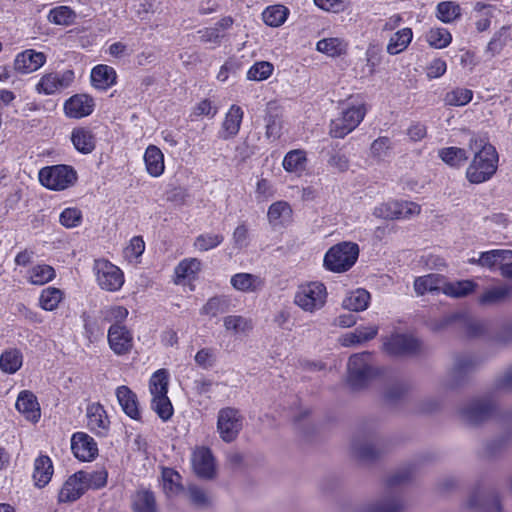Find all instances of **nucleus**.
Listing matches in <instances>:
<instances>
[{
  "mask_svg": "<svg viewBox=\"0 0 512 512\" xmlns=\"http://www.w3.org/2000/svg\"><path fill=\"white\" fill-rule=\"evenodd\" d=\"M340 115L329 124V135L332 138L343 139L353 132L364 120L368 112L366 97L362 93L351 94L344 102Z\"/></svg>",
  "mask_w": 512,
  "mask_h": 512,
  "instance_id": "1",
  "label": "nucleus"
},
{
  "mask_svg": "<svg viewBox=\"0 0 512 512\" xmlns=\"http://www.w3.org/2000/svg\"><path fill=\"white\" fill-rule=\"evenodd\" d=\"M372 353L364 351L350 356L348 361L347 381L353 390H360L378 378H381L386 369L371 365Z\"/></svg>",
  "mask_w": 512,
  "mask_h": 512,
  "instance_id": "2",
  "label": "nucleus"
},
{
  "mask_svg": "<svg viewBox=\"0 0 512 512\" xmlns=\"http://www.w3.org/2000/svg\"><path fill=\"white\" fill-rule=\"evenodd\" d=\"M499 155L489 142L481 145L475 152L466 170V178L472 184H481L490 180L498 168Z\"/></svg>",
  "mask_w": 512,
  "mask_h": 512,
  "instance_id": "3",
  "label": "nucleus"
},
{
  "mask_svg": "<svg viewBox=\"0 0 512 512\" xmlns=\"http://www.w3.org/2000/svg\"><path fill=\"white\" fill-rule=\"evenodd\" d=\"M169 378L168 370L161 368L152 373L148 382L152 396L151 408L164 422L170 420L174 413L172 402L168 397Z\"/></svg>",
  "mask_w": 512,
  "mask_h": 512,
  "instance_id": "4",
  "label": "nucleus"
},
{
  "mask_svg": "<svg viewBox=\"0 0 512 512\" xmlns=\"http://www.w3.org/2000/svg\"><path fill=\"white\" fill-rule=\"evenodd\" d=\"M359 256V247L353 242H340L328 249L324 255L323 265L326 270L342 273L350 270Z\"/></svg>",
  "mask_w": 512,
  "mask_h": 512,
  "instance_id": "5",
  "label": "nucleus"
},
{
  "mask_svg": "<svg viewBox=\"0 0 512 512\" xmlns=\"http://www.w3.org/2000/svg\"><path fill=\"white\" fill-rule=\"evenodd\" d=\"M38 178L45 188L52 191H63L75 185L78 174L71 165L57 164L41 168Z\"/></svg>",
  "mask_w": 512,
  "mask_h": 512,
  "instance_id": "6",
  "label": "nucleus"
},
{
  "mask_svg": "<svg viewBox=\"0 0 512 512\" xmlns=\"http://www.w3.org/2000/svg\"><path fill=\"white\" fill-rule=\"evenodd\" d=\"M327 297V288L322 282L310 281L298 286L294 303L303 311L313 313L325 306Z\"/></svg>",
  "mask_w": 512,
  "mask_h": 512,
  "instance_id": "7",
  "label": "nucleus"
},
{
  "mask_svg": "<svg viewBox=\"0 0 512 512\" xmlns=\"http://www.w3.org/2000/svg\"><path fill=\"white\" fill-rule=\"evenodd\" d=\"M93 272L98 286L104 291L117 292L125 283L122 269L108 259H95Z\"/></svg>",
  "mask_w": 512,
  "mask_h": 512,
  "instance_id": "8",
  "label": "nucleus"
},
{
  "mask_svg": "<svg viewBox=\"0 0 512 512\" xmlns=\"http://www.w3.org/2000/svg\"><path fill=\"white\" fill-rule=\"evenodd\" d=\"M423 344L412 334L392 333L383 341V350L393 357H412L421 353Z\"/></svg>",
  "mask_w": 512,
  "mask_h": 512,
  "instance_id": "9",
  "label": "nucleus"
},
{
  "mask_svg": "<svg viewBox=\"0 0 512 512\" xmlns=\"http://www.w3.org/2000/svg\"><path fill=\"white\" fill-rule=\"evenodd\" d=\"M421 212V206L412 201H388L376 206L373 215L381 219H409Z\"/></svg>",
  "mask_w": 512,
  "mask_h": 512,
  "instance_id": "10",
  "label": "nucleus"
},
{
  "mask_svg": "<svg viewBox=\"0 0 512 512\" xmlns=\"http://www.w3.org/2000/svg\"><path fill=\"white\" fill-rule=\"evenodd\" d=\"M243 418L238 409L225 407L219 410L217 430L220 438L227 443L234 441L242 429Z\"/></svg>",
  "mask_w": 512,
  "mask_h": 512,
  "instance_id": "11",
  "label": "nucleus"
},
{
  "mask_svg": "<svg viewBox=\"0 0 512 512\" xmlns=\"http://www.w3.org/2000/svg\"><path fill=\"white\" fill-rule=\"evenodd\" d=\"M73 70L49 72L41 76L35 85V91L41 95H53L67 89L74 81Z\"/></svg>",
  "mask_w": 512,
  "mask_h": 512,
  "instance_id": "12",
  "label": "nucleus"
},
{
  "mask_svg": "<svg viewBox=\"0 0 512 512\" xmlns=\"http://www.w3.org/2000/svg\"><path fill=\"white\" fill-rule=\"evenodd\" d=\"M477 263L491 270L499 269L504 278L512 279V250L496 249L482 252Z\"/></svg>",
  "mask_w": 512,
  "mask_h": 512,
  "instance_id": "13",
  "label": "nucleus"
},
{
  "mask_svg": "<svg viewBox=\"0 0 512 512\" xmlns=\"http://www.w3.org/2000/svg\"><path fill=\"white\" fill-rule=\"evenodd\" d=\"M202 270V262L195 257L182 259L174 268L173 283L176 285L189 286L190 290L195 289V281Z\"/></svg>",
  "mask_w": 512,
  "mask_h": 512,
  "instance_id": "14",
  "label": "nucleus"
},
{
  "mask_svg": "<svg viewBox=\"0 0 512 512\" xmlns=\"http://www.w3.org/2000/svg\"><path fill=\"white\" fill-rule=\"evenodd\" d=\"M109 348L117 356H124L131 352L134 339L131 330L125 325H111L107 333Z\"/></svg>",
  "mask_w": 512,
  "mask_h": 512,
  "instance_id": "15",
  "label": "nucleus"
},
{
  "mask_svg": "<svg viewBox=\"0 0 512 512\" xmlns=\"http://www.w3.org/2000/svg\"><path fill=\"white\" fill-rule=\"evenodd\" d=\"M63 110L68 118L82 119L94 112L95 100L89 94L77 93L65 100Z\"/></svg>",
  "mask_w": 512,
  "mask_h": 512,
  "instance_id": "16",
  "label": "nucleus"
},
{
  "mask_svg": "<svg viewBox=\"0 0 512 512\" xmlns=\"http://www.w3.org/2000/svg\"><path fill=\"white\" fill-rule=\"evenodd\" d=\"M71 451L82 462L93 461L98 456V444L89 434L75 432L71 436Z\"/></svg>",
  "mask_w": 512,
  "mask_h": 512,
  "instance_id": "17",
  "label": "nucleus"
},
{
  "mask_svg": "<svg viewBox=\"0 0 512 512\" xmlns=\"http://www.w3.org/2000/svg\"><path fill=\"white\" fill-rule=\"evenodd\" d=\"M87 428L99 437H106L110 431V419L104 406L99 402L86 408Z\"/></svg>",
  "mask_w": 512,
  "mask_h": 512,
  "instance_id": "18",
  "label": "nucleus"
},
{
  "mask_svg": "<svg viewBox=\"0 0 512 512\" xmlns=\"http://www.w3.org/2000/svg\"><path fill=\"white\" fill-rule=\"evenodd\" d=\"M191 464L195 474L200 478L213 479L216 475L215 459L208 447H196L192 453Z\"/></svg>",
  "mask_w": 512,
  "mask_h": 512,
  "instance_id": "19",
  "label": "nucleus"
},
{
  "mask_svg": "<svg viewBox=\"0 0 512 512\" xmlns=\"http://www.w3.org/2000/svg\"><path fill=\"white\" fill-rule=\"evenodd\" d=\"M496 412V405L490 399H477L462 410L463 416L473 425L490 419Z\"/></svg>",
  "mask_w": 512,
  "mask_h": 512,
  "instance_id": "20",
  "label": "nucleus"
},
{
  "mask_svg": "<svg viewBox=\"0 0 512 512\" xmlns=\"http://www.w3.org/2000/svg\"><path fill=\"white\" fill-rule=\"evenodd\" d=\"M46 54L34 49H26L18 53L14 59V69L20 74H30L45 65Z\"/></svg>",
  "mask_w": 512,
  "mask_h": 512,
  "instance_id": "21",
  "label": "nucleus"
},
{
  "mask_svg": "<svg viewBox=\"0 0 512 512\" xmlns=\"http://www.w3.org/2000/svg\"><path fill=\"white\" fill-rule=\"evenodd\" d=\"M15 407L17 411L31 423H37L41 418V408L36 395L30 390L19 392Z\"/></svg>",
  "mask_w": 512,
  "mask_h": 512,
  "instance_id": "22",
  "label": "nucleus"
},
{
  "mask_svg": "<svg viewBox=\"0 0 512 512\" xmlns=\"http://www.w3.org/2000/svg\"><path fill=\"white\" fill-rule=\"evenodd\" d=\"M115 394L123 412L132 420L141 421L142 413L137 394L126 385L118 386Z\"/></svg>",
  "mask_w": 512,
  "mask_h": 512,
  "instance_id": "23",
  "label": "nucleus"
},
{
  "mask_svg": "<svg viewBox=\"0 0 512 512\" xmlns=\"http://www.w3.org/2000/svg\"><path fill=\"white\" fill-rule=\"evenodd\" d=\"M70 140L75 150L81 154L92 153L97 144L96 134L89 126H77L71 131Z\"/></svg>",
  "mask_w": 512,
  "mask_h": 512,
  "instance_id": "24",
  "label": "nucleus"
},
{
  "mask_svg": "<svg viewBox=\"0 0 512 512\" xmlns=\"http://www.w3.org/2000/svg\"><path fill=\"white\" fill-rule=\"evenodd\" d=\"M54 474L52 459L47 455L40 453L34 460L32 479L37 488L46 487Z\"/></svg>",
  "mask_w": 512,
  "mask_h": 512,
  "instance_id": "25",
  "label": "nucleus"
},
{
  "mask_svg": "<svg viewBox=\"0 0 512 512\" xmlns=\"http://www.w3.org/2000/svg\"><path fill=\"white\" fill-rule=\"evenodd\" d=\"M265 136L268 139L277 140L282 134V111L281 107L271 101L267 104L265 110Z\"/></svg>",
  "mask_w": 512,
  "mask_h": 512,
  "instance_id": "26",
  "label": "nucleus"
},
{
  "mask_svg": "<svg viewBox=\"0 0 512 512\" xmlns=\"http://www.w3.org/2000/svg\"><path fill=\"white\" fill-rule=\"evenodd\" d=\"M243 117V109L239 105H231L225 114L220 137L224 140L235 137L240 131Z\"/></svg>",
  "mask_w": 512,
  "mask_h": 512,
  "instance_id": "27",
  "label": "nucleus"
},
{
  "mask_svg": "<svg viewBox=\"0 0 512 512\" xmlns=\"http://www.w3.org/2000/svg\"><path fill=\"white\" fill-rule=\"evenodd\" d=\"M90 78L94 88L106 91L116 84L117 74L113 67L98 64L92 68Z\"/></svg>",
  "mask_w": 512,
  "mask_h": 512,
  "instance_id": "28",
  "label": "nucleus"
},
{
  "mask_svg": "<svg viewBox=\"0 0 512 512\" xmlns=\"http://www.w3.org/2000/svg\"><path fill=\"white\" fill-rule=\"evenodd\" d=\"M86 492L82 480L77 472L68 477L63 483L59 493V503H69L78 500Z\"/></svg>",
  "mask_w": 512,
  "mask_h": 512,
  "instance_id": "29",
  "label": "nucleus"
},
{
  "mask_svg": "<svg viewBox=\"0 0 512 512\" xmlns=\"http://www.w3.org/2000/svg\"><path fill=\"white\" fill-rule=\"evenodd\" d=\"M446 282V277L440 274H427L417 277L414 280V289L417 295H424L428 292L439 294L443 293V287Z\"/></svg>",
  "mask_w": 512,
  "mask_h": 512,
  "instance_id": "30",
  "label": "nucleus"
},
{
  "mask_svg": "<svg viewBox=\"0 0 512 512\" xmlns=\"http://www.w3.org/2000/svg\"><path fill=\"white\" fill-rule=\"evenodd\" d=\"M146 171L151 177H160L165 171L164 154L156 145H149L143 156Z\"/></svg>",
  "mask_w": 512,
  "mask_h": 512,
  "instance_id": "31",
  "label": "nucleus"
},
{
  "mask_svg": "<svg viewBox=\"0 0 512 512\" xmlns=\"http://www.w3.org/2000/svg\"><path fill=\"white\" fill-rule=\"evenodd\" d=\"M24 356L17 347L4 349L0 354V370L8 375L17 373L23 366Z\"/></svg>",
  "mask_w": 512,
  "mask_h": 512,
  "instance_id": "32",
  "label": "nucleus"
},
{
  "mask_svg": "<svg viewBox=\"0 0 512 512\" xmlns=\"http://www.w3.org/2000/svg\"><path fill=\"white\" fill-rule=\"evenodd\" d=\"M293 210L290 204L280 200L272 203L267 212L269 223L276 227H284L292 221Z\"/></svg>",
  "mask_w": 512,
  "mask_h": 512,
  "instance_id": "33",
  "label": "nucleus"
},
{
  "mask_svg": "<svg viewBox=\"0 0 512 512\" xmlns=\"http://www.w3.org/2000/svg\"><path fill=\"white\" fill-rule=\"evenodd\" d=\"M308 158L304 149H293L288 151L282 161L283 169L288 173L301 176L307 168Z\"/></svg>",
  "mask_w": 512,
  "mask_h": 512,
  "instance_id": "34",
  "label": "nucleus"
},
{
  "mask_svg": "<svg viewBox=\"0 0 512 512\" xmlns=\"http://www.w3.org/2000/svg\"><path fill=\"white\" fill-rule=\"evenodd\" d=\"M379 331L377 325L358 326L354 331L346 333L340 339V343L344 347H350L356 344H362L374 339Z\"/></svg>",
  "mask_w": 512,
  "mask_h": 512,
  "instance_id": "35",
  "label": "nucleus"
},
{
  "mask_svg": "<svg viewBox=\"0 0 512 512\" xmlns=\"http://www.w3.org/2000/svg\"><path fill=\"white\" fill-rule=\"evenodd\" d=\"M474 12L476 28L480 32L490 29L492 21L496 19L497 15L501 14V10L496 6L481 2L475 4Z\"/></svg>",
  "mask_w": 512,
  "mask_h": 512,
  "instance_id": "36",
  "label": "nucleus"
},
{
  "mask_svg": "<svg viewBox=\"0 0 512 512\" xmlns=\"http://www.w3.org/2000/svg\"><path fill=\"white\" fill-rule=\"evenodd\" d=\"M56 278L55 269L48 264L41 263L32 266L27 270V281L36 286H43Z\"/></svg>",
  "mask_w": 512,
  "mask_h": 512,
  "instance_id": "37",
  "label": "nucleus"
},
{
  "mask_svg": "<svg viewBox=\"0 0 512 512\" xmlns=\"http://www.w3.org/2000/svg\"><path fill=\"white\" fill-rule=\"evenodd\" d=\"M230 282L234 289L241 292H256L264 286V280L251 273H236Z\"/></svg>",
  "mask_w": 512,
  "mask_h": 512,
  "instance_id": "38",
  "label": "nucleus"
},
{
  "mask_svg": "<svg viewBox=\"0 0 512 512\" xmlns=\"http://www.w3.org/2000/svg\"><path fill=\"white\" fill-rule=\"evenodd\" d=\"M65 293L60 288L49 286L41 290L38 306L44 311H55L64 300Z\"/></svg>",
  "mask_w": 512,
  "mask_h": 512,
  "instance_id": "39",
  "label": "nucleus"
},
{
  "mask_svg": "<svg viewBox=\"0 0 512 512\" xmlns=\"http://www.w3.org/2000/svg\"><path fill=\"white\" fill-rule=\"evenodd\" d=\"M316 49L329 57L335 58L346 54L348 43L338 37H328L319 40Z\"/></svg>",
  "mask_w": 512,
  "mask_h": 512,
  "instance_id": "40",
  "label": "nucleus"
},
{
  "mask_svg": "<svg viewBox=\"0 0 512 512\" xmlns=\"http://www.w3.org/2000/svg\"><path fill=\"white\" fill-rule=\"evenodd\" d=\"M133 512H157L155 495L150 490H137L132 496Z\"/></svg>",
  "mask_w": 512,
  "mask_h": 512,
  "instance_id": "41",
  "label": "nucleus"
},
{
  "mask_svg": "<svg viewBox=\"0 0 512 512\" xmlns=\"http://www.w3.org/2000/svg\"><path fill=\"white\" fill-rule=\"evenodd\" d=\"M163 490L168 497L179 495L184 491L182 476L173 468L162 470Z\"/></svg>",
  "mask_w": 512,
  "mask_h": 512,
  "instance_id": "42",
  "label": "nucleus"
},
{
  "mask_svg": "<svg viewBox=\"0 0 512 512\" xmlns=\"http://www.w3.org/2000/svg\"><path fill=\"white\" fill-rule=\"evenodd\" d=\"M477 287L473 280H458L449 282L446 280L443 287V294L451 298H462L472 294Z\"/></svg>",
  "mask_w": 512,
  "mask_h": 512,
  "instance_id": "43",
  "label": "nucleus"
},
{
  "mask_svg": "<svg viewBox=\"0 0 512 512\" xmlns=\"http://www.w3.org/2000/svg\"><path fill=\"white\" fill-rule=\"evenodd\" d=\"M512 293V288L507 285L494 286L486 289L479 297L480 305H493L505 301Z\"/></svg>",
  "mask_w": 512,
  "mask_h": 512,
  "instance_id": "44",
  "label": "nucleus"
},
{
  "mask_svg": "<svg viewBox=\"0 0 512 512\" xmlns=\"http://www.w3.org/2000/svg\"><path fill=\"white\" fill-rule=\"evenodd\" d=\"M370 302V293L365 289L352 291L344 300L343 307L349 311L359 312L367 309Z\"/></svg>",
  "mask_w": 512,
  "mask_h": 512,
  "instance_id": "45",
  "label": "nucleus"
},
{
  "mask_svg": "<svg viewBox=\"0 0 512 512\" xmlns=\"http://www.w3.org/2000/svg\"><path fill=\"white\" fill-rule=\"evenodd\" d=\"M438 156L444 163L455 168L462 166L468 160L466 150L455 146L440 149Z\"/></svg>",
  "mask_w": 512,
  "mask_h": 512,
  "instance_id": "46",
  "label": "nucleus"
},
{
  "mask_svg": "<svg viewBox=\"0 0 512 512\" xmlns=\"http://www.w3.org/2000/svg\"><path fill=\"white\" fill-rule=\"evenodd\" d=\"M77 475L80 476L85 490L101 489L106 486L108 480V472L105 469L96 470L92 472L78 471Z\"/></svg>",
  "mask_w": 512,
  "mask_h": 512,
  "instance_id": "47",
  "label": "nucleus"
},
{
  "mask_svg": "<svg viewBox=\"0 0 512 512\" xmlns=\"http://www.w3.org/2000/svg\"><path fill=\"white\" fill-rule=\"evenodd\" d=\"M145 241L142 236H133L123 249V257L129 263H139L145 251Z\"/></svg>",
  "mask_w": 512,
  "mask_h": 512,
  "instance_id": "48",
  "label": "nucleus"
},
{
  "mask_svg": "<svg viewBox=\"0 0 512 512\" xmlns=\"http://www.w3.org/2000/svg\"><path fill=\"white\" fill-rule=\"evenodd\" d=\"M288 13L289 11L285 6L273 5L264 10L262 17L267 25L279 27L286 21Z\"/></svg>",
  "mask_w": 512,
  "mask_h": 512,
  "instance_id": "49",
  "label": "nucleus"
},
{
  "mask_svg": "<svg viewBox=\"0 0 512 512\" xmlns=\"http://www.w3.org/2000/svg\"><path fill=\"white\" fill-rule=\"evenodd\" d=\"M473 99V91L468 88L457 87L444 96V103L448 106H464Z\"/></svg>",
  "mask_w": 512,
  "mask_h": 512,
  "instance_id": "50",
  "label": "nucleus"
},
{
  "mask_svg": "<svg viewBox=\"0 0 512 512\" xmlns=\"http://www.w3.org/2000/svg\"><path fill=\"white\" fill-rule=\"evenodd\" d=\"M223 241L222 234L203 233L195 238L193 247L197 251L206 252L218 247Z\"/></svg>",
  "mask_w": 512,
  "mask_h": 512,
  "instance_id": "51",
  "label": "nucleus"
},
{
  "mask_svg": "<svg viewBox=\"0 0 512 512\" xmlns=\"http://www.w3.org/2000/svg\"><path fill=\"white\" fill-rule=\"evenodd\" d=\"M81 318L83 320L84 335L89 342H94L104 335L103 327L97 318L92 317L86 312L81 315Z\"/></svg>",
  "mask_w": 512,
  "mask_h": 512,
  "instance_id": "52",
  "label": "nucleus"
},
{
  "mask_svg": "<svg viewBox=\"0 0 512 512\" xmlns=\"http://www.w3.org/2000/svg\"><path fill=\"white\" fill-rule=\"evenodd\" d=\"M274 71V65L268 61H257L247 71V79L251 81L267 80Z\"/></svg>",
  "mask_w": 512,
  "mask_h": 512,
  "instance_id": "53",
  "label": "nucleus"
},
{
  "mask_svg": "<svg viewBox=\"0 0 512 512\" xmlns=\"http://www.w3.org/2000/svg\"><path fill=\"white\" fill-rule=\"evenodd\" d=\"M48 19L55 24L69 26L75 22L76 13L68 6H59L50 11Z\"/></svg>",
  "mask_w": 512,
  "mask_h": 512,
  "instance_id": "54",
  "label": "nucleus"
},
{
  "mask_svg": "<svg viewBox=\"0 0 512 512\" xmlns=\"http://www.w3.org/2000/svg\"><path fill=\"white\" fill-rule=\"evenodd\" d=\"M82 222L83 214L77 207H67L59 215V223L68 229L78 227Z\"/></svg>",
  "mask_w": 512,
  "mask_h": 512,
  "instance_id": "55",
  "label": "nucleus"
},
{
  "mask_svg": "<svg viewBox=\"0 0 512 512\" xmlns=\"http://www.w3.org/2000/svg\"><path fill=\"white\" fill-rule=\"evenodd\" d=\"M437 13L442 22L450 23L460 17L461 8L456 2L445 1L438 4Z\"/></svg>",
  "mask_w": 512,
  "mask_h": 512,
  "instance_id": "56",
  "label": "nucleus"
},
{
  "mask_svg": "<svg viewBox=\"0 0 512 512\" xmlns=\"http://www.w3.org/2000/svg\"><path fill=\"white\" fill-rule=\"evenodd\" d=\"M103 321L112 323L111 325H124L123 323L129 315L126 307L121 305H114L102 311Z\"/></svg>",
  "mask_w": 512,
  "mask_h": 512,
  "instance_id": "57",
  "label": "nucleus"
},
{
  "mask_svg": "<svg viewBox=\"0 0 512 512\" xmlns=\"http://www.w3.org/2000/svg\"><path fill=\"white\" fill-rule=\"evenodd\" d=\"M403 504L396 498H388L369 505L366 512H403Z\"/></svg>",
  "mask_w": 512,
  "mask_h": 512,
  "instance_id": "58",
  "label": "nucleus"
},
{
  "mask_svg": "<svg viewBox=\"0 0 512 512\" xmlns=\"http://www.w3.org/2000/svg\"><path fill=\"white\" fill-rule=\"evenodd\" d=\"M412 38L413 34H394L388 43L387 52L391 55L401 53L411 43Z\"/></svg>",
  "mask_w": 512,
  "mask_h": 512,
  "instance_id": "59",
  "label": "nucleus"
},
{
  "mask_svg": "<svg viewBox=\"0 0 512 512\" xmlns=\"http://www.w3.org/2000/svg\"><path fill=\"white\" fill-rule=\"evenodd\" d=\"M226 310V302L220 297L210 298L201 309V314L210 317H216L217 315L224 313Z\"/></svg>",
  "mask_w": 512,
  "mask_h": 512,
  "instance_id": "60",
  "label": "nucleus"
},
{
  "mask_svg": "<svg viewBox=\"0 0 512 512\" xmlns=\"http://www.w3.org/2000/svg\"><path fill=\"white\" fill-rule=\"evenodd\" d=\"M381 53L375 46L369 47L366 51V75L372 76L376 73L378 66L381 64Z\"/></svg>",
  "mask_w": 512,
  "mask_h": 512,
  "instance_id": "61",
  "label": "nucleus"
},
{
  "mask_svg": "<svg viewBox=\"0 0 512 512\" xmlns=\"http://www.w3.org/2000/svg\"><path fill=\"white\" fill-rule=\"evenodd\" d=\"M447 71V63L442 58H434L426 66V76L428 79H436L443 76Z\"/></svg>",
  "mask_w": 512,
  "mask_h": 512,
  "instance_id": "62",
  "label": "nucleus"
},
{
  "mask_svg": "<svg viewBox=\"0 0 512 512\" xmlns=\"http://www.w3.org/2000/svg\"><path fill=\"white\" fill-rule=\"evenodd\" d=\"M234 247L242 249L249 244V230L245 222L240 223L233 231L232 235Z\"/></svg>",
  "mask_w": 512,
  "mask_h": 512,
  "instance_id": "63",
  "label": "nucleus"
},
{
  "mask_svg": "<svg viewBox=\"0 0 512 512\" xmlns=\"http://www.w3.org/2000/svg\"><path fill=\"white\" fill-rule=\"evenodd\" d=\"M188 492L190 501L193 505L197 507H207L210 504L209 497L206 495V492L198 487L197 485H189Z\"/></svg>",
  "mask_w": 512,
  "mask_h": 512,
  "instance_id": "64",
  "label": "nucleus"
}]
</instances>
